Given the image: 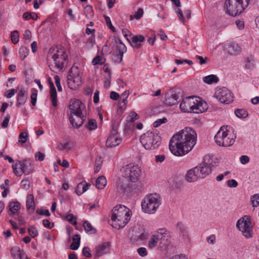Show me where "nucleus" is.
Returning a JSON list of instances; mask_svg holds the SVG:
<instances>
[{
	"label": "nucleus",
	"instance_id": "obj_1",
	"mask_svg": "<svg viewBox=\"0 0 259 259\" xmlns=\"http://www.w3.org/2000/svg\"><path fill=\"white\" fill-rule=\"evenodd\" d=\"M196 139L195 131L187 127L172 137L169 144V150L174 155H184L194 147Z\"/></svg>",
	"mask_w": 259,
	"mask_h": 259
},
{
	"label": "nucleus",
	"instance_id": "obj_2",
	"mask_svg": "<svg viewBox=\"0 0 259 259\" xmlns=\"http://www.w3.org/2000/svg\"><path fill=\"white\" fill-rule=\"evenodd\" d=\"M131 215V211L124 205L116 206L112 210V226L116 229L124 227L130 220Z\"/></svg>",
	"mask_w": 259,
	"mask_h": 259
},
{
	"label": "nucleus",
	"instance_id": "obj_3",
	"mask_svg": "<svg viewBox=\"0 0 259 259\" xmlns=\"http://www.w3.org/2000/svg\"><path fill=\"white\" fill-rule=\"evenodd\" d=\"M180 108L183 112L202 113L207 108V103L197 97H188L181 102Z\"/></svg>",
	"mask_w": 259,
	"mask_h": 259
},
{
	"label": "nucleus",
	"instance_id": "obj_4",
	"mask_svg": "<svg viewBox=\"0 0 259 259\" xmlns=\"http://www.w3.org/2000/svg\"><path fill=\"white\" fill-rule=\"evenodd\" d=\"M169 232L165 228H159L152 234L148 242V247L150 249L156 247L159 240V246L161 250H165L168 245L169 242L165 238L168 237Z\"/></svg>",
	"mask_w": 259,
	"mask_h": 259
},
{
	"label": "nucleus",
	"instance_id": "obj_5",
	"mask_svg": "<svg viewBox=\"0 0 259 259\" xmlns=\"http://www.w3.org/2000/svg\"><path fill=\"white\" fill-rule=\"evenodd\" d=\"M161 204L160 196L156 194H150L146 196L142 202V209L148 214H154Z\"/></svg>",
	"mask_w": 259,
	"mask_h": 259
},
{
	"label": "nucleus",
	"instance_id": "obj_6",
	"mask_svg": "<svg viewBox=\"0 0 259 259\" xmlns=\"http://www.w3.org/2000/svg\"><path fill=\"white\" fill-rule=\"evenodd\" d=\"M218 164L217 158L209 155H205L202 162L196 166L201 179H204L211 174L212 168L217 167Z\"/></svg>",
	"mask_w": 259,
	"mask_h": 259
},
{
	"label": "nucleus",
	"instance_id": "obj_7",
	"mask_svg": "<svg viewBox=\"0 0 259 259\" xmlns=\"http://www.w3.org/2000/svg\"><path fill=\"white\" fill-rule=\"evenodd\" d=\"M250 0H226L225 6L227 13L231 16L241 14L247 7Z\"/></svg>",
	"mask_w": 259,
	"mask_h": 259
},
{
	"label": "nucleus",
	"instance_id": "obj_8",
	"mask_svg": "<svg viewBox=\"0 0 259 259\" xmlns=\"http://www.w3.org/2000/svg\"><path fill=\"white\" fill-rule=\"evenodd\" d=\"M140 142L147 150L157 148L161 143V138L156 133L148 131L141 137Z\"/></svg>",
	"mask_w": 259,
	"mask_h": 259
},
{
	"label": "nucleus",
	"instance_id": "obj_9",
	"mask_svg": "<svg viewBox=\"0 0 259 259\" xmlns=\"http://www.w3.org/2000/svg\"><path fill=\"white\" fill-rule=\"evenodd\" d=\"M236 227L246 239L253 237V226H251V217L249 215H245L239 219L237 222Z\"/></svg>",
	"mask_w": 259,
	"mask_h": 259
},
{
	"label": "nucleus",
	"instance_id": "obj_10",
	"mask_svg": "<svg viewBox=\"0 0 259 259\" xmlns=\"http://www.w3.org/2000/svg\"><path fill=\"white\" fill-rule=\"evenodd\" d=\"M67 78L68 87L73 90L77 89L81 82L80 70L77 67L73 66L69 71Z\"/></svg>",
	"mask_w": 259,
	"mask_h": 259
},
{
	"label": "nucleus",
	"instance_id": "obj_11",
	"mask_svg": "<svg viewBox=\"0 0 259 259\" xmlns=\"http://www.w3.org/2000/svg\"><path fill=\"white\" fill-rule=\"evenodd\" d=\"M55 52L53 53L52 49L49 51V54L51 55L52 58L54 61L55 67L59 71L63 70L65 64L67 63V55L64 48L61 47H57Z\"/></svg>",
	"mask_w": 259,
	"mask_h": 259
},
{
	"label": "nucleus",
	"instance_id": "obj_12",
	"mask_svg": "<svg viewBox=\"0 0 259 259\" xmlns=\"http://www.w3.org/2000/svg\"><path fill=\"white\" fill-rule=\"evenodd\" d=\"M123 168V177L128 182L135 183L138 181L141 172V169L138 165L130 164L126 165Z\"/></svg>",
	"mask_w": 259,
	"mask_h": 259
},
{
	"label": "nucleus",
	"instance_id": "obj_13",
	"mask_svg": "<svg viewBox=\"0 0 259 259\" xmlns=\"http://www.w3.org/2000/svg\"><path fill=\"white\" fill-rule=\"evenodd\" d=\"M215 95L216 98L222 103L228 104L233 101L232 93L226 88L219 89L215 92Z\"/></svg>",
	"mask_w": 259,
	"mask_h": 259
},
{
	"label": "nucleus",
	"instance_id": "obj_14",
	"mask_svg": "<svg viewBox=\"0 0 259 259\" xmlns=\"http://www.w3.org/2000/svg\"><path fill=\"white\" fill-rule=\"evenodd\" d=\"M70 115H80L82 111L85 109V105L80 101L77 99H74L71 101L69 106Z\"/></svg>",
	"mask_w": 259,
	"mask_h": 259
},
{
	"label": "nucleus",
	"instance_id": "obj_15",
	"mask_svg": "<svg viewBox=\"0 0 259 259\" xmlns=\"http://www.w3.org/2000/svg\"><path fill=\"white\" fill-rule=\"evenodd\" d=\"M179 96L176 91L170 90L165 95V104L168 106H172L178 103Z\"/></svg>",
	"mask_w": 259,
	"mask_h": 259
},
{
	"label": "nucleus",
	"instance_id": "obj_16",
	"mask_svg": "<svg viewBox=\"0 0 259 259\" xmlns=\"http://www.w3.org/2000/svg\"><path fill=\"white\" fill-rule=\"evenodd\" d=\"M131 38H127V40L130 43L131 45L137 49L140 48L142 46L141 42H143L145 38L143 35H133L130 33Z\"/></svg>",
	"mask_w": 259,
	"mask_h": 259
},
{
	"label": "nucleus",
	"instance_id": "obj_17",
	"mask_svg": "<svg viewBox=\"0 0 259 259\" xmlns=\"http://www.w3.org/2000/svg\"><path fill=\"white\" fill-rule=\"evenodd\" d=\"M69 120L74 127L78 128L83 123L85 117L82 113L80 115H70Z\"/></svg>",
	"mask_w": 259,
	"mask_h": 259
},
{
	"label": "nucleus",
	"instance_id": "obj_18",
	"mask_svg": "<svg viewBox=\"0 0 259 259\" xmlns=\"http://www.w3.org/2000/svg\"><path fill=\"white\" fill-rule=\"evenodd\" d=\"M201 179L196 167L189 170L186 175V179L188 182H193Z\"/></svg>",
	"mask_w": 259,
	"mask_h": 259
},
{
	"label": "nucleus",
	"instance_id": "obj_19",
	"mask_svg": "<svg viewBox=\"0 0 259 259\" xmlns=\"http://www.w3.org/2000/svg\"><path fill=\"white\" fill-rule=\"evenodd\" d=\"M109 250V243L104 242L96 247L95 255L96 256L99 257L105 253H108Z\"/></svg>",
	"mask_w": 259,
	"mask_h": 259
},
{
	"label": "nucleus",
	"instance_id": "obj_20",
	"mask_svg": "<svg viewBox=\"0 0 259 259\" xmlns=\"http://www.w3.org/2000/svg\"><path fill=\"white\" fill-rule=\"evenodd\" d=\"M228 136V131L226 128L221 127L214 136V140L216 143L220 146L226 137Z\"/></svg>",
	"mask_w": 259,
	"mask_h": 259
},
{
	"label": "nucleus",
	"instance_id": "obj_21",
	"mask_svg": "<svg viewBox=\"0 0 259 259\" xmlns=\"http://www.w3.org/2000/svg\"><path fill=\"white\" fill-rule=\"evenodd\" d=\"M122 139L116 135L111 134L107 138L106 145L107 147H112L118 145L121 142Z\"/></svg>",
	"mask_w": 259,
	"mask_h": 259
},
{
	"label": "nucleus",
	"instance_id": "obj_22",
	"mask_svg": "<svg viewBox=\"0 0 259 259\" xmlns=\"http://www.w3.org/2000/svg\"><path fill=\"white\" fill-rule=\"evenodd\" d=\"M226 50L231 55H236L241 52V48L237 44L228 43L226 45Z\"/></svg>",
	"mask_w": 259,
	"mask_h": 259
},
{
	"label": "nucleus",
	"instance_id": "obj_23",
	"mask_svg": "<svg viewBox=\"0 0 259 259\" xmlns=\"http://www.w3.org/2000/svg\"><path fill=\"white\" fill-rule=\"evenodd\" d=\"M21 163L22 164L23 174L29 175L32 172L33 170V165L30 159H25L23 161H21Z\"/></svg>",
	"mask_w": 259,
	"mask_h": 259
},
{
	"label": "nucleus",
	"instance_id": "obj_24",
	"mask_svg": "<svg viewBox=\"0 0 259 259\" xmlns=\"http://www.w3.org/2000/svg\"><path fill=\"white\" fill-rule=\"evenodd\" d=\"M50 88V96L52 99V105L54 107L57 105V95L56 88L50 79L49 80Z\"/></svg>",
	"mask_w": 259,
	"mask_h": 259
},
{
	"label": "nucleus",
	"instance_id": "obj_25",
	"mask_svg": "<svg viewBox=\"0 0 259 259\" xmlns=\"http://www.w3.org/2000/svg\"><path fill=\"white\" fill-rule=\"evenodd\" d=\"M27 99V92L23 89H21L17 96V102L16 106L20 107L24 104Z\"/></svg>",
	"mask_w": 259,
	"mask_h": 259
},
{
	"label": "nucleus",
	"instance_id": "obj_26",
	"mask_svg": "<svg viewBox=\"0 0 259 259\" xmlns=\"http://www.w3.org/2000/svg\"><path fill=\"white\" fill-rule=\"evenodd\" d=\"M9 211L8 212L10 215H13L18 213L21 208L20 203L18 202H10L9 205Z\"/></svg>",
	"mask_w": 259,
	"mask_h": 259
},
{
	"label": "nucleus",
	"instance_id": "obj_27",
	"mask_svg": "<svg viewBox=\"0 0 259 259\" xmlns=\"http://www.w3.org/2000/svg\"><path fill=\"white\" fill-rule=\"evenodd\" d=\"M91 185L85 182H82L79 183L76 188L75 192L76 194L79 196L82 194L83 192L89 189Z\"/></svg>",
	"mask_w": 259,
	"mask_h": 259
},
{
	"label": "nucleus",
	"instance_id": "obj_28",
	"mask_svg": "<svg viewBox=\"0 0 259 259\" xmlns=\"http://www.w3.org/2000/svg\"><path fill=\"white\" fill-rule=\"evenodd\" d=\"M26 208L28 210H31L32 212L34 210V197L32 194H29L27 197Z\"/></svg>",
	"mask_w": 259,
	"mask_h": 259
},
{
	"label": "nucleus",
	"instance_id": "obj_29",
	"mask_svg": "<svg viewBox=\"0 0 259 259\" xmlns=\"http://www.w3.org/2000/svg\"><path fill=\"white\" fill-rule=\"evenodd\" d=\"M14 173L17 176H21L23 174L21 161H18L12 165Z\"/></svg>",
	"mask_w": 259,
	"mask_h": 259
},
{
	"label": "nucleus",
	"instance_id": "obj_30",
	"mask_svg": "<svg viewBox=\"0 0 259 259\" xmlns=\"http://www.w3.org/2000/svg\"><path fill=\"white\" fill-rule=\"evenodd\" d=\"M116 48L117 50L116 51L117 56L119 59L120 61H121L122 59L123 54L126 50V48L123 43H120V45H118Z\"/></svg>",
	"mask_w": 259,
	"mask_h": 259
},
{
	"label": "nucleus",
	"instance_id": "obj_31",
	"mask_svg": "<svg viewBox=\"0 0 259 259\" xmlns=\"http://www.w3.org/2000/svg\"><path fill=\"white\" fill-rule=\"evenodd\" d=\"M72 243L70 246V248L72 250H76L78 248L80 245V237L79 235H75L72 238Z\"/></svg>",
	"mask_w": 259,
	"mask_h": 259
},
{
	"label": "nucleus",
	"instance_id": "obj_32",
	"mask_svg": "<svg viewBox=\"0 0 259 259\" xmlns=\"http://www.w3.org/2000/svg\"><path fill=\"white\" fill-rule=\"evenodd\" d=\"M219 78L213 74L206 76L203 78V81L207 84H211L213 83H217L219 81Z\"/></svg>",
	"mask_w": 259,
	"mask_h": 259
},
{
	"label": "nucleus",
	"instance_id": "obj_33",
	"mask_svg": "<svg viewBox=\"0 0 259 259\" xmlns=\"http://www.w3.org/2000/svg\"><path fill=\"white\" fill-rule=\"evenodd\" d=\"M85 231L90 234H95L96 233V229L93 227L91 223L87 221H85L83 223Z\"/></svg>",
	"mask_w": 259,
	"mask_h": 259
},
{
	"label": "nucleus",
	"instance_id": "obj_34",
	"mask_svg": "<svg viewBox=\"0 0 259 259\" xmlns=\"http://www.w3.org/2000/svg\"><path fill=\"white\" fill-rule=\"evenodd\" d=\"M107 184V181L104 176L99 177L96 180V185L98 189H103Z\"/></svg>",
	"mask_w": 259,
	"mask_h": 259
},
{
	"label": "nucleus",
	"instance_id": "obj_35",
	"mask_svg": "<svg viewBox=\"0 0 259 259\" xmlns=\"http://www.w3.org/2000/svg\"><path fill=\"white\" fill-rule=\"evenodd\" d=\"M234 139L232 137V136H227L224 139V141H222V143L221 144L222 146L224 147H228L232 145L234 143Z\"/></svg>",
	"mask_w": 259,
	"mask_h": 259
},
{
	"label": "nucleus",
	"instance_id": "obj_36",
	"mask_svg": "<svg viewBox=\"0 0 259 259\" xmlns=\"http://www.w3.org/2000/svg\"><path fill=\"white\" fill-rule=\"evenodd\" d=\"M21 252L22 251L18 247H12L11 250V255L14 259H19L21 255Z\"/></svg>",
	"mask_w": 259,
	"mask_h": 259
},
{
	"label": "nucleus",
	"instance_id": "obj_37",
	"mask_svg": "<svg viewBox=\"0 0 259 259\" xmlns=\"http://www.w3.org/2000/svg\"><path fill=\"white\" fill-rule=\"evenodd\" d=\"M235 115L239 118H245L248 115L247 111L244 109H238L235 111Z\"/></svg>",
	"mask_w": 259,
	"mask_h": 259
},
{
	"label": "nucleus",
	"instance_id": "obj_38",
	"mask_svg": "<svg viewBox=\"0 0 259 259\" xmlns=\"http://www.w3.org/2000/svg\"><path fill=\"white\" fill-rule=\"evenodd\" d=\"M19 53L21 59L23 60L28 56L29 49L26 47L22 46L19 49Z\"/></svg>",
	"mask_w": 259,
	"mask_h": 259
},
{
	"label": "nucleus",
	"instance_id": "obj_39",
	"mask_svg": "<svg viewBox=\"0 0 259 259\" xmlns=\"http://www.w3.org/2000/svg\"><path fill=\"white\" fill-rule=\"evenodd\" d=\"M127 187V185L124 184L122 180L118 181L117 183V190L119 193H123Z\"/></svg>",
	"mask_w": 259,
	"mask_h": 259
},
{
	"label": "nucleus",
	"instance_id": "obj_40",
	"mask_svg": "<svg viewBox=\"0 0 259 259\" xmlns=\"http://www.w3.org/2000/svg\"><path fill=\"white\" fill-rule=\"evenodd\" d=\"M11 39L14 44L18 43L19 39V32L17 30H14L10 34Z\"/></svg>",
	"mask_w": 259,
	"mask_h": 259
},
{
	"label": "nucleus",
	"instance_id": "obj_41",
	"mask_svg": "<svg viewBox=\"0 0 259 259\" xmlns=\"http://www.w3.org/2000/svg\"><path fill=\"white\" fill-rule=\"evenodd\" d=\"M31 39V33L29 30H26L23 34L24 42L28 44Z\"/></svg>",
	"mask_w": 259,
	"mask_h": 259
},
{
	"label": "nucleus",
	"instance_id": "obj_42",
	"mask_svg": "<svg viewBox=\"0 0 259 259\" xmlns=\"http://www.w3.org/2000/svg\"><path fill=\"white\" fill-rule=\"evenodd\" d=\"M86 127L90 131L94 130L97 128V124L95 119H90L88 121Z\"/></svg>",
	"mask_w": 259,
	"mask_h": 259
},
{
	"label": "nucleus",
	"instance_id": "obj_43",
	"mask_svg": "<svg viewBox=\"0 0 259 259\" xmlns=\"http://www.w3.org/2000/svg\"><path fill=\"white\" fill-rule=\"evenodd\" d=\"M23 18L25 20H29L32 19L33 20H36L38 18L37 14L34 12L33 13H25L23 15Z\"/></svg>",
	"mask_w": 259,
	"mask_h": 259
},
{
	"label": "nucleus",
	"instance_id": "obj_44",
	"mask_svg": "<svg viewBox=\"0 0 259 259\" xmlns=\"http://www.w3.org/2000/svg\"><path fill=\"white\" fill-rule=\"evenodd\" d=\"M251 201L253 207L259 206V193L253 195L251 197Z\"/></svg>",
	"mask_w": 259,
	"mask_h": 259
},
{
	"label": "nucleus",
	"instance_id": "obj_45",
	"mask_svg": "<svg viewBox=\"0 0 259 259\" xmlns=\"http://www.w3.org/2000/svg\"><path fill=\"white\" fill-rule=\"evenodd\" d=\"M139 115L135 112H131L127 117V121L133 122L138 119Z\"/></svg>",
	"mask_w": 259,
	"mask_h": 259
},
{
	"label": "nucleus",
	"instance_id": "obj_46",
	"mask_svg": "<svg viewBox=\"0 0 259 259\" xmlns=\"http://www.w3.org/2000/svg\"><path fill=\"white\" fill-rule=\"evenodd\" d=\"M85 16L87 17H93L94 16V11L91 6L88 5L84 8Z\"/></svg>",
	"mask_w": 259,
	"mask_h": 259
},
{
	"label": "nucleus",
	"instance_id": "obj_47",
	"mask_svg": "<svg viewBox=\"0 0 259 259\" xmlns=\"http://www.w3.org/2000/svg\"><path fill=\"white\" fill-rule=\"evenodd\" d=\"M65 218L72 225H76L77 224L76 218L73 214H67Z\"/></svg>",
	"mask_w": 259,
	"mask_h": 259
},
{
	"label": "nucleus",
	"instance_id": "obj_48",
	"mask_svg": "<svg viewBox=\"0 0 259 259\" xmlns=\"http://www.w3.org/2000/svg\"><path fill=\"white\" fill-rule=\"evenodd\" d=\"M29 235L32 238H34L35 237L38 235V231L37 229L34 226H31L28 228V229Z\"/></svg>",
	"mask_w": 259,
	"mask_h": 259
},
{
	"label": "nucleus",
	"instance_id": "obj_49",
	"mask_svg": "<svg viewBox=\"0 0 259 259\" xmlns=\"http://www.w3.org/2000/svg\"><path fill=\"white\" fill-rule=\"evenodd\" d=\"M104 62L105 59L103 58H101L99 56L95 57L92 61V63L94 65L97 64L102 65L104 63Z\"/></svg>",
	"mask_w": 259,
	"mask_h": 259
},
{
	"label": "nucleus",
	"instance_id": "obj_50",
	"mask_svg": "<svg viewBox=\"0 0 259 259\" xmlns=\"http://www.w3.org/2000/svg\"><path fill=\"white\" fill-rule=\"evenodd\" d=\"M254 66V60L250 57L247 58L245 61V67L247 69H251Z\"/></svg>",
	"mask_w": 259,
	"mask_h": 259
},
{
	"label": "nucleus",
	"instance_id": "obj_51",
	"mask_svg": "<svg viewBox=\"0 0 259 259\" xmlns=\"http://www.w3.org/2000/svg\"><path fill=\"white\" fill-rule=\"evenodd\" d=\"M21 187L24 190H28L30 187V182L27 179L24 178L21 182Z\"/></svg>",
	"mask_w": 259,
	"mask_h": 259
},
{
	"label": "nucleus",
	"instance_id": "obj_52",
	"mask_svg": "<svg viewBox=\"0 0 259 259\" xmlns=\"http://www.w3.org/2000/svg\"><path fill=\"white\" fill-rule=\"evenodd\" d=\"M27 137L28 134L27 133H21L19 136V142L22 144L26 143Z\"/></svg>",
	"mask_w": 259,
	"mask_h": 259
},
{
	"label": "nucleus",
	"instance_id": "obj_53",
	"mask_svg": "<svg viewBox=\"0 0 259 259\" xmlns=\"http://www.w3.org/2000/svg\"><path fill=\"white\" fill-rule=\"evenodd\" d=\"M166 122L167 119L166 118L158 119L153 123V126L155 127H157L161 124L164 123Z\"/></svg>",
	"mask_w": 259,
	"mask_h": 259
},
{
	"label": "nucleus",
	"instance_id": "obj_54",
	"mask_svg": "<svg viewBox=\"0 0 259 259\" xmlns=\"http://www.w3.org/2000/svg\"><path fill=\"white\" fill-rule=\"evenodd\" d=\"M177 227H178L180 231L184 235L187 234V229L185 226L181 222L177 223Z\"/></svg>",
	"mask_w": 259,
	"mask_h": 259
},
{
	"label": "nucleus",
	"instance_id": "obj_55",
	"mask_svg": "<svg viewBox=\"0 0 259 259\" xmlns=\"http://www.w3.org/2000/svg\"><path fill=\"white\" fill-rule=\"evenodd\" d=\"M35 157L36 160L42 161L45 159V154L39 151H38L35 153Z\"/></svg>",
	"mask_w": 259,
	"mask_h": 259
},
{
	"label": "nucleus",
	"instance_id": "obj_56",
	"mask_svg": "<svg viewBox=\"0 0 259 259\" xmlns=\"http://www.w3.org/2000/svg\"><path fill=\"white\" fill-rule=\"evenodd\" d=\"M54 79H55V83L56 84V86L57 87L58 91H59V92L62 91V87H61V85L60 84V77L58 75H56L54 76Z\"/></svg>",
	"mask_w": 259,
	"mask_h": 259
},
{
	"label": "nucleus",
	"instance_id": "obj_57",
	"mask_svg": "<svg viewBox=\"0 0 259 259\" xmlns=\"http://www.w3.org/2000/svg\"><path fill=\"white\" fill-rule=\"evenodd\" d=\"M105 20L106 21L107 25L109 27V28L113 32L115 31V28L112 25L110 19L108 16H105Z\"/></svg>",
	"mask_w": 259,
	"mask_h": 259
},
{
	"label": "nucleus",
	"instance_id": "obj_58",
	"mask_svg": "<svg viewBox=\"0 0 259 259\" xmlns=\"http://www.w3.org/2000/svg\"><path fill=\"white\" fill-rule=\"evenodd\" d=\"M227 185L230 188H235L238 186V183L235 180L232 179L227 181Z\"/></svg>",
	"mask_w": 259,
	"mask_h": 259
},
{
	"label": "nucleus",
	"instance_id": "obj_59",
	"mask_svg": "<svg viewBox=\"0 0 259 259\" xmlns=\"http://www.w3.org/2000/svg\"><path fill=\"white\" fill-rule=\"evenodd\" d=\"M83 255L87 257H91L92 254L90 252V249L88 247H84L82 250Z\"/></svg>",
	"mask_w": 259,
	"mask_h": 259
},
{
	"label": "nucleus",
	"instance_id": "obj_60",
	"mask_svg": "<svg viewBox=\"0 0 259 259\" xmlns=\"http://www.w3.org/2000/svg\"><path fill=\"white\" fill-rule=\"evenodd\" d=\"M17 92L16 89H12L7 92L5 93V96L8 98H11L13 96H14Z\"/></svg>",
	"mask_w": 259,
	"mask_h": 259
},
{
	"label": "nucleus",
	"instance_id": "obj_61",
	"mask_svg": "<svg viewBox=\"0 0 259 259\" xmlns=\"http://www.w3.org/2000/svg\"><path fill=\"white\" fill-rule=\"evenodd\" d=\"M10 119V115H7V116L5 117L4 121H3V122L2 123V126L3 128H6L8 127Z\"/></svg>",
	"mask_w": 259,
	"mask_h": 259
},
{
	"label": "nucleus",
	"instance_id": "obj_62",
	"mask_svg": "<svg viewBox=\"0 0 259 259\" xmlns=\"http://www.w3.org/2000/svg\"><path fill=\"white\" fill-rule=\"evenodd\" d=\"M111 73L108 74V75L106 77L105 81H104V87L106 88H108L110 85V80H111Z\"/></svg>",
	"mask_w": 259,
	"mask_h": 259
},
{
	"label": "nucleus",
	"instance_id": "obj_63",
	"mask_svg": "<svg viewBox=\"0 0 259 259\" xmlns=\"http://www.w3.org/2000/svg\"><path fill=\"white\" fill-rule=\"evenodd\" d=\"M143 15V10L142 8H139L134 15V18L139 19L141 18Z\"/></svg>",
	"mask_w": 259,
	"mask_h": 259
},
{
	"label": "nucleus",
	"instance_id": "obj_64",
	"mask_svg": "<svg viewBox=\"0 0 259 259\" xmlns=\"http://www.w3.org/2000/svg\"><path fill=\"white\" fill-rule=\"evenodd\" d=\"M240 162L242 164H245L249 161V158L246 155H242L240 158Z\"/></svg>",
	"mask_w": 259,
	"mask_h": 259
}]
</instances>
